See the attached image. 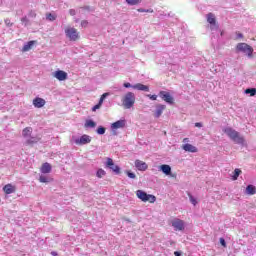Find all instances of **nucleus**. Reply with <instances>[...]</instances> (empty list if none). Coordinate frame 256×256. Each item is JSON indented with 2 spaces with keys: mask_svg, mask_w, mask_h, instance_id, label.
<instances>
[{
  "mask_svg": "<svg viewBox=\"0 0 256 256\" xmlns=\"http://www.w3.org/2000/svg\"><path fill=\"white\" fill-rule=\"evenodd\" d=\"M22 23H29V20L27 19V17H24L21 19Z\"/></svg>",
  "mask_w": 256,
  "mask_h": 256,
  "instance_id": "obj_45",
  "label": "nucleus"
},
{
  "mask_svg": "<svg viewBox=\"0 0 256 256\" xmlns=\"http://www.w3.org/2000/svg\"><path fill=\"white\" fill-rule=\"evenodd\" d=\"M132 89H137L138 91H149V86L137 83L132 86Z\"/></svg>",
  "mask_w": 256,
  "mask_h": 256,
  "instance_id": "obj_17",
  "label": "nucleus"
},
{
  "mask_svg": "<svg viewBox=\"0 0 256 256\" xmlns=\"http://www.w3.org/2000/svg\"><path fill=\"white\" fill-rule=\"evenodd\" d=\"M124 109H131L135 105V93L127 92L121 99Z\"/></svg>",
  "mask_w": 256,
  "mask_h": 256,
  "instance_id": "obj_2",
  "label": "nucleus"
},
{
  "mask_svg": "<svg viewBox=\"0 0 256 256\" xmlns=\"http://www.w3.org/2000/svg\"><path fill=\"white\" fill-rule=\"evenodd\" d=\"M188 197H189L190 202L192 203V205H197V200L193 197V195L188 194Z\"/></svg>",
  "mask_w": 256,
  "mask_h": 256,
  "instance_id": "obj_36",
  "label": "nucleus"
},
{
  "mask_svg": "<svg viewBox=\"0 0 256 256\" xmlns=\"http://www.w3.org/2000/svg\"><path fill=\"white\" fill-rule=\"evenodd\" d=\"M107 175V172H105V170L103 169H98L97 173H96V177H98V179H102V177H105Z\"/></svg>",
  "mask_w": 256,
  "mask_h": 256,
  "instance_id": "obj_25",
  "label": "nucleus"
},
{
  "mask_svg": "<svg viewBox=\"0 0 256 256\" xmlns=\"http://www.w3.org/2000/svg\"><path fill=\"white\" fill-rule=\"evenodd\" d=\"M236 51L238 53H245L249 57H253V47L247 43H238L236 46Z\"/></svg>",
  "mask_w": 256,
  "mask_h": 256,
  "instance_id": "obj_4",
  "label": "nucleus"
},
{
  "mask_svg": "<svg viewBox=\"0 0 256 256\" xmlns=\"http://www.w3.org/2000/svg\"><path fill=\"white\" fill-rule=\"evenodd\" d=\"M67 72L63 70H57L54 72L53 77L57 79L58 81H67Z\"/></svg>",
  "mask_w": 256,
  "mask_h": 256,
  "instance_id": "obj_9",
  "label": "nucleus"
},
{
  "mask_svg": "<svg viewBox=\"0 0 256 256\" xmlns=\"http://www.w3.org/2000/svg\"><path fill=\"white\" fill-rule=\"evenodd\" d=\"M32 133H33V128H31V127H26L22 131L23 137H31Z\"/></svg>",
  "mask_w": 256,
  "mask_h": 256,
  "instance_id": "obj_22",
  "label": "nucleus"
},
{
  "mask_svg": "<svg viewBox=\"0 0 256 256\" xmlns=\"http://www.w3.org/2000/svg\"><path fill=\"white\" fill-rule=\"evenodd\" d=\"M29 16H30V17H37V13H35V11L31 10V11L29 12Z\"/></svg>",
  "mask_w": 256,
  "mask_h": 256,
  "instance_id": "obj_43",
  "label": "nucleus"
},
{
  "mask_svg": "<svg viewBox=\"0 0 256 256\" xmlns=\"http://www.w3.org/2000/svg\"><path fill=\"white\" fill-rule=\"evenodd\" d=\"M65 35L70 41H79V31H77L76 28L73 27H66L65 28Z\"/></svg>",
  "mask_w": 256,
  "mask_h": 256,
  "instance_id": "obj_5",
  "label": "nucleus"
},
{
  "mask_svg": "<svg viewBox=\"0 0 256 256\" xmlns=\"http://www.w3.org/2000/svg\"><path fill=\"white\" fill-rule=\"evenodd\" d=\"M126 124L127 122L125 120H118L112 123L111 127L112 129H123V127H125Z\"/></svg>",
  "mask_w": 256,
  "mask_h": 256,
  "instance_id": "obj_15",
  "label": "nucleus"
},
{
  "mask_svg": "<svg viewBox=\"0 0 256 256\" xmlns=\"http://www.w3.org/2000/svg\"><path fill=\"white\" fill-rule=\"evenodd\" d=\"M134 165L138 171H147V169H149V165L139 159L135 160Z\"/></svg>",
  "mask_w": 256,
  "mask_h": 256,
  "instance_id": "obj_10",
  "label": "nucleus"
},
{
  "mask_svg": "<svg viewBox=\"0 0 256 256\" xmlns=\"http://www.w3.org/2000/svg\"><path fill=\"white\" fill-rule=\"evenodd\" d=\"M172 227H174L176 231H183V229H185V222H183L181 219H175L172 222Z\"/></svg>",
  "mask_w": 256,
  "mask_h": 256,
  "instance_id": "obj_11",
  "label": "nucleus"
},
{
  "mask_svg": "<svg viewBox=\"0 0 256 256\" xmlns=\"http://www.w3.org/2000/svg\"><path fill=\"white\" fill-rule=\"evenodd\" d=\"M138 13H153V9L145 10L143 8L138 9Z\"/></svg>",
  "mask_w": 256,
  "mask_h": 256,
  "instance_id": "obj_34",
  "label": "nucleus"
},
{
  "mask_svg": "<svg viewBox=\"0 0 256 256\" xmlns=\"http://www.w3.org/2000/svg\"><path fill=\"white\" fill-rule=\"evenodd\" d=\"M246 195H256V187L254 185H248L245 191Z\"/></svg>",
  "mask_w": 256,
  "mask_h": 256,
  "instance_id": "obj_20",
  "label": "nucleus"
},
{
  "mask_svg": "<svg viewBox=\"0 0 256 256\" xmlns=\"http://www.w3.org/2000/svg\"><path fill=\"white\" fill-rule=\"evenodd\" d=\"M160 170L162 171V173H164V175H171V166L167 164L161 165Z\"/></svg>",
  "mask_w": 256,
  "mask_h": 256,
  "instance_id": "obj_18",
  "label": "nucleus"
},
{
  "mask_svg": "<svg viewBox=\"0 0 256 256\" xmlns=\"http://www.w3.org/2000/svg\"><path fill=\"white\" fill-rule=\"evenodd\" d=\"M101 103L98 102L94 107H92V111H97V109H101Z\"/></svg>",
  "mask_w": 256,
  "mask_h": 256,
  "instance_id": "obj_38",
  "label": "nucleus"
},
{
  "mask_svg": "<svg viewBox=\"0 0 256 256\" xmlns=\"http://www.w3.org/2000/svg\"><path fill=\"white\" fill-rule=\"evenodd\" d=\"M159 95L163 101H165L166 103H169L170 105H173L174 103L173 96H171L169 92L160 91Z\"/></svg>",
  "mask_w": 256,
  "mask_h": 256,
  "instance_id": "obj_7",
  "label": "nucleus"
},
{
  "mask_svg": "<svg viewBox=\"0 0 256 256\" xmlns=\"http://www.w3.org/2000/svg\"><path fill=\"white\" fill-rule=\"evenodd\" d=\"M84 126L94 128L97 127V123H95L93 120H87Z\"/></svg>",
  "mask_w": 256,
  "mask_h": 256,
  "instance_id": "obj_27",
  "label": "nucleus"
},
{
  "mask_svg": "<svg viewBox=\"0 0 256 256\" xmlns=\"http://www.w3.org/2000/svg\"><path fill=\"white\" fill-rule=\"evenodd\" d=\"M195 127L201 128V127H203V124H201V122H196V123H195Z\"/></svg>",
  "mask_w": 256,
  "mask_h": 256,
  "instance_id": "obj_46",
  "label": "nucleus"
},
{
  "mask_svg": "<svg viewBox=\"0 0 256 256\" xmlns=\"http://www.w3.org/2000/svg\"><path fill=\"white\" fill-rule=\"evenodd\" d=\"M105 131H106L105 127L100 126V127H98V129L96 130V133H97L98 135H105Z\"/></svg>",
  "mask_w": 256,
  "mask_h": 256,
  "instance_id": "obj_31",
  "label": "nucleus"
},
{
  "mask_svg": "<svg viewBox=\"0 0 256 256\" xmlns=\"http://www.w3.org/2000/svg\"><path fill=\"white\" fill-rule=\"evenodd\" d=\"M246 94H250L251 97H255L256 95V88H248L245 90Z\"/></svg>",
  "mask_w": 256,
  "mask_h": 256,
  "instance_id": "obj_26",
  "label": "nucleus"
},
{
  "mask_svg": "<svg viewBox=\"0 0 256 256\" xmlns=\"http://www.w3.org/2000/svg\"><path fill=\"white\" fill-rule=\"evenodd\" d=\"M39 139L35 137H31L26 141V145H35V143H38Z\"/></svg>",
  "mask_w": 256,
  "mask_h": 256,
  "instance_id": "obj_28",
  "label": "nucleus"
},
{
  "mask_svg": "<svg viewBox=\"0 0 256 256\" xmlns=\"http://www.w3.org/2000/svg\"><path fill=\"white\" fill-rule=\"evenodd\" d=\"M39 181L40 183H49V178H47V176L41 175Z\"/></svg>",
  "mask_w": 256,
  "mask_h": 256,
  "instance_id": "obj_33",
  "label": "nucleus"
},
{
  "mask_svg": "<svg viewBox=\"0 0 256 256\" xmlns=\"http://www.w3.org/2000/svg\"><path fill=\"white\" fill-rule=\"evenodd\" d=\"M224 133L227 134L229 139L237 143V145H243L245 143V138L239 134V132L231 127H227L224 129Z\"/></svg>",
  "mask_w": 256,
  "mask_h": 256,
  "instance_id": "obj_1",
  "label": "nucleus"
},
{
  "mask_svg": "<svg viewBox=\"0 0 256 256\" xmlns=\"http://www.w3.org/2000/svg\"><path fill=\"white\" fill-rule=\"evenodd\" d=\"M41 173L47 174L51 171V164L49 163H44L42 164L41 168H40Z\"/></svg>",
  "mask_w": 256,
  "mask_h": 256,
  "instance_id": "obj_19",
  "label": "nucleus"
},
{
  "mask_svg": "<svg viewBox=\"0 0 256 256\" xmlns=\"http://www.w3.org/2000/svg\"><path fill=\"white\" fill-rule=\"evenodd\" d=\"M147 97H149L151 101H157V95L148 94Z\"/></svg>",
  "mask_w": 256,
  "mask_h": 256,
  "instance_id": "obj_40",
  "label": "nucleus"
},
{
  "mask_svg": "<svg viewBox=\"0 0 256 256\" xmlns=\"http://www.w3.org/2000/svg\"><path fill=\"white\" fill-rule=\"evenodd\" d=\"M187 141H189V138H184L183 139V143H187Z\"/></svg>",
  "mask_w": 256,
  "mask_h": 256,
  "instance_id": "obj_49",
  "label": "nucleus"
},
{
  "mask_svg": "<svg viewBox=\"0 0 256 256\" xmlns=\"http://www.w3.org/2000/svg\"><path fill=\"white\" fill-rule=\"evenodd\" d=\"M106 167L113 171L116 175L121 173V168L118 165H115L112 158H106Z\"/></svg>",
  "mask_w": 256,
  "mask_h": 256,
  "instance_id": "obj_6",
  "label": "nucleus"
},
{
  "mask_svg": "<svg viewBox=\"0 0 256 256\" xmlns=\"http://www.w3.org/2000/svg\"><path fill=\"white\" fill-rule=\"evenodd\" d=\"M174 255H175V256H181V252L175 251V252H174Z\"/></svg>",
  "mask_w": 256,
  "mask_h": 256,
  "instance_id": "obj_47",
  "label": "nucleus"
},
{
  "mask_svg": "<svg viewBox=\"0 0 256 256\" xmlns=\"http://www.w3.org/2000/svg\"><path fill=\"white\" fill-rule=\"evenodd\" d=\"M87 25H89V22L87 20H83L81 22V27H87Z\"/></svg>",
  "mask_w": 256,
  "mask_h": 256,
  "instance_id": "obj_41",
  "label": "nucleus"
},
{
  "mask_svg": "<svg viewBox=\"0 0 256 256\" xmlns=\"http://www.w3.org/2000/svg\"><path fill=\"white\" fill-rule=\"evenodd\" d=\"M32 103L34 107H36V109H41L42 107H45V104L47 103V101H45V99L41 97H36L33 99Z\"/></svg>",
  "mask_w": 256,
  "mask_h": 256,
  "instance_id": "obj_12",
  "label": "nucleus"
},
{
  "mask_svg": "<svg viewBox=\"0 0 256 256\" xmlns=\"http://www.w3.org/2000/svg\"><path fill=\"white\" fill-rule=\"evenodd\" d=\"M136 197L143 203H155V201H157V197H155V195L147 194V192L143 190H137Z\"/></svg>",
  "mask_w": 256,
  "mask_h": 256,
  "instance_id": "obj_3",
  "label": "nucleus"
},
{
  "mask_svg": "<svg viewBox=\"0 0 256 256\" xmlns=\"http://www.w3.org/2000/svg\"><path fill=\"white\" fill-rule=\"evenodd\" d=\"M123 86H124L126 89H129V88L133 87V85H131V83H129V82L124 83Z\"/></svg>",
  "mask_w": 256,
  "mask_h": 256,
  "instance_id": "obj_42",
  "label": "nucleus"
},
{
  "mask_svg": "<svg viewBox=\"0 0 256 256\" xmlns=\"http://www.w3.org/2000/svg\"><path fill=\"white\" fill-rule=\"evenodd\" d=\"M76 145H87L91 143V136L84 134L80 138L75 140Z\"/></svg>",
  "mask_w": 256,
  "mask_h": 256,
  "instance_id": "obj_8",
  "label": "nucleus"
},
{
  "mask_svg": "<svg viewBox=\"0 0 256 256\" xmlns=\"http://www.w3.org/2000/svg\"><path fill=\"white\" fill-rule=\"evenodd\" d=\"M51 255H53V256H59V254H57L56 251H52V252H51Z\"/></svg>",
  "mask_w": 256,
  "mask_h": 256,
  "instance_id": "obj_48",
  "label": "nucleus"
},
{
  "mask_svg": "<svg viewBox=\"0 0 256 256\" xmlns=\"http://www.w3.org/2000/svg\"><path fill=\"white\" fill-rule=\"evenodd\" d=\"M207 21L210 23V25H215L216 19H215V14L213 13H208L207 14Z\"/></svg>",
  "mask_w": 256,
  "mask_h": 256,
  "instance_id": "obj_23",
  "label": "nucleus"
},
{
  "mask_svg": "<svg viewBox=\"0 0 256 256\" xmlns=\"http://www.w3.org/2000/svg\"><path fill=\"white\" fill-rule=\"evenodd\" d=\"M241 173H242L241 169L236 168L234 170V174L232 176V181H237V179H239V175H241Z\"/></svg>",
  "mask_w": 256,
  "mask_h": 256,
  "instance_id": "obj_24",
  "label": "nucleus"
},
{
  "mask_svg": "<svg viewBox=\"0 0 256 256\" xmlns=\"http://www.w3.org/2000/svg\"><path fill=\"white\" fill-rule=\"evenodd\" d=\"M126 175H128L130 179H135L137 177V175L131 171H126Z\"/></svg>",
  "mask_w": 256,
  "mask_h": 256,
  "instance_id": "obj_35",
  "label": "nucleus"
},
{
  "mask_svg": "<svg viewBox=\"0 0 256 256\" xmlns=\"http://www.w3.org/2000/svg\"><path fill=\"white\" fill-rule=\"evenodd\" d=\"M109 96V93H104L101 95L100 99H99V102L100 105H103V101H105V99Z\"/></svg>",
  "mask_w": 256,
  "mask_h": 256,
  "instance_id": "obj_32",
  "label": "nucleus"
},
{
  "mask_svg": "<svg viewBox=\"0 0 256 256\" xmlns=\"http://www.w3.org/2000/svg\"><path fill=\"white\" fill-rule=\"evenodd\" d=\"M127 5H139L141 3V0H126Z\"/></svg>",
  "mask_w": 256,
  "mask_h": 256,
  "instance_id": "obj_29",
  "label": "nucleus"
},
{
  "mask_svg": "<svg viewBox=\"0 0 256 256\" xmlns=\"http://www.w3.org/2000/svg\"><path fill=\"white\" fill-rule=\"evenodd\" d=\"M3 191L6 195H11V193H15V191H17V188L12 184H6L3 187Z\"/></svg>",
  "mask_w": 256,
  "mask_h": 256,
  "instance_id": "obj_13",
  "label": "nucleus"
},
{
  "mask_svg": "<svg viewBox=\"0 0 256 256\" xmlns=\"http://www.w3.org/2000/svg\"><path fill=\"white\" fill-rule=\"evenodd\" d=\"M166 109V106L163 104H158L156 106V111L154 113V117H156V119H159V117H161V115H163V110Z\"/></svg>",
  "mask_w": 256,
  "mask_h": 256,
  "instance_id": "obj_14",
  "label": "nucleus"
},
{
  "mask_svg": "<svg viewBox=\"0 0 256 256\" xmlns=\"http://www.w3.org/2000/svg\"><path fill=\"white\" fill-rule=\"evenodd\" d=\"M69 15H71L72 17H75V15H77V11H75V9H70Z\"/></svg>",
  "mask_w": 256,
  "mask_h": 256,
  "instance_id": "obj_39",
  "label": "nucleus"
},
{
  "mask_svg": "<svg viewBox=\"0 0 256 256\" xmlns=\"http://www.w3.org/2000/svg\"><path fill=\"white\" fill-rule=\"evenodd\" d=\"M33 45H35V41H29L27 44H25L22 48V51L25 53L27 51H31Z\"/></svg>",
  "mask_w": 256,
  "mask_h": 256,
  "instance_id": "obj_21",
  "label": "nucleus"
},
{
  "mask_svg": "<svg viewBox=\"0 0 256 256\" xmlns=\"http://www.w3.org/2000/svg\"><path fill=\"white\" fill-rule=\"evenodd\" d=\"M182 149L188 153H197L198 151L197 147L193 146L192 144H184Z\"/></svg>",
  "mask_w": 256,
  "mask_h": 256,
  "instance_id": "obj_16",
  "label": "nucleus"
},
{
  "mask_svg": "<svg viewBox=\"0 0 256 256\" xmlns=\"http://www.w3.org/2000/svg\"><path fill=\"white\" fill-rule=\"evenodd\" d=\"M237 35V39H243V34H241L240 32H236Z\"/></svg>",
  "mask_w": 256,
  "mask_h": 256,
  "instance_id": "obj_44",
  "label": "nucleus"
},
{
  "mask_svg": "<svg viewBox=\"0 0 256 256\" xmlns=\"http://www.w3.org/2000/svg\"><path fill=\"white\" fill-rule=\"evenodd\" d=\"M46 18L48 19V21H55V19H57V16L55 14L48 13L46 14Z\"/></svg>",
  "mask_w": 256,
  "mask_h": 256,
  "instance_id": "obj_30",
  "label": "nucleus"
},
{
  "mask_svg": "<svg viewBox=\"0 0 256 256\" xmlns=\"http://www.w3.org/2000/svg\"><path fill=\"white\" fill-rule=\"evenodd\" d=\"M220 244L222 247L227 248V242H225V238H220Z\"/></svg>",
  "mask_w": 256,
  "mask_h": 256,
  "instance_id": "obj_37",
  "label": "nucleus"
}]
</instances>
